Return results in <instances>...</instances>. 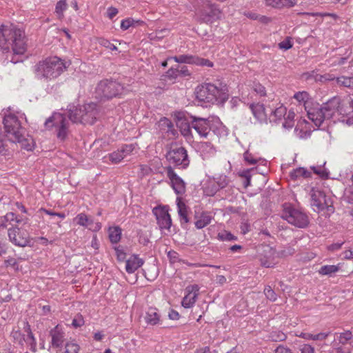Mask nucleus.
Segmentation results:
<instances>
[{
  "label": "nucleus",
  "mask_w": 353,
  "mask_h": 353,
  "mask_svg": "<svg viewBox=\"0 0 353 353\" xmlns=\"http://www.w3.org/2000/svg\"><path fill=\"white\" fill-rule=\"evenodd\" d=\"M27 38L23 30L12 24L0 26V49L5 53L24 54L27 50Z\"/></svg>",
  "instance_id": "1"
},
{
  "label": "nucleus",
  "mask_w": 353,
  "mask_h": 353,
  "mask_svg": "<svg viewBox=\"0 0 353 353\" xmlns=\"http://www.w3.org/2000/svg\"><path fill=\"white\" fill-rule=\"evenodd\" d=\"M68 65L66 62L58 57H50L39 61L36 65V75L41 79L52 81L58 78Z\"/></svg>",
  "instance_id": "2"
},
{
  "label": "nucleus",
  "mask_w": 353,
  "mask_h": 353,
  "mask_svg": "<svg viewBox=\"0 0 353 353\" xmlns=\"http://www.w3.org/2000/svg\"><path fill=\"white\" fill-rule=\"evenodd\" d=\"M194 94L199 101L204 103L223 102L228 99L225 92L221 88L210 83L198 85Z\"/></svg>",
  "instance_id": "3"
},
{
  "label": "nucleus",
  "mask_w": 353,
  "mask_h": 353,
  "mask_svg": "<svg viewBox=\"0 0 353 353\" xmlns=\"http://www.w3.org/2000/svg\"><path fill=\"white\" fill-rule=\"evenodd\" d=\"M68 112L72 122L92 125L97 115V104L90 103L79 108L70 105Z\"/></svg>",
  "instance_id": "4"
},
{
  "label": "nucleus",
  "mask_w": 353,
  "mask_h": 353,
  "mask_svg": "<svg viewBox=\"0 0 353 353\" xmlns=\"http://www.w3.org/2000/svg\"><path fill=\"white\" fill-rule=\"evenodd\" d=\"M336 99L334 97L323 103L321 107H314L307 108V114L308 119L311 120L316 126L319 127L325 119H332L333 121L334 110L338 105Z\"/></svg>",
  "instance_id": "5"
},
{
  "label": "nucleus",
  "mask_w": 353,
  "mask_h": 353,
  "mask_svg": "<svg viewBox=\"0 0 353 353\" xmlns=\"http://www.w3.org/2000/svg\"><path fill=\"white\" fill-rule=\"evenodd\" d=\"M339 101L334 110L333 122H341L348 126L353 125V99L350 97H334Z\"/></svg>",
  "instance_id": "6"
},
{
  "label": "nucleus",
  "mask_w": 353,
  "mask_h": 353,
  "mask_svg": "<svg viewBox=\"0 0 353 353\" xmlns=\"http://www.w3.org/2000/svg\"><path fill=\"white\" fill-rule=\"evenodd\" d=\"M23 119V115L19 113L18 114L8 113L4 116L3 123L6 137L10 141H19L21 134L24 133V130L21 125V119Z\"/></svg>",
  "instance_id": "7"
},
{
  "label": "nucleus",
  "mask_w": 353,
  "mask_h": 353,
  "mask_svg": "<svg viewBox=\"0 0 353 353\" xmlns=\"http://www.w3.org/2000/svg\"><path fill=\"white\" fill-rule=\"evenodd\" d=\"M198 19L203 23H212L221 17L219 8L209 0H201L200 7L196 12Z\"/></svg>",
  "instance_id": "8"
},
{
  "label": "nucleus",
  "mask_w": 353,
  "mask_h": 353,
  "mask_svg": "<svg viewBox=\"0 0 353 353\" xmlns=\"http://www.w3.org/2000/svg\"><path fill=\"white\" fill-rule=\"evenodd\" d=\"M281 216L291 225L299 228H306L309 224L307 214L291 205L285 206Z\"/></svg>",
  "instance_id": "9"
},
{
  "label": "nucleus",
  "mask_w": 353,
  "mask_h": 353,
  "mask_svg": "<svg viewBox=\"0 0 353 353\" xmlns=\"http://www.w3.org/2000/svg\"><path fill=\"white\" fill-rule=\"evenodd\" d=\"M166 159L170 164L183 169L190 164L187 150L185 148L176 144L171 145L166 154Z\"/></svg>",
  "instance_id": "10"
},
{
  "label": "nucleus",
  "mask_w": 353,
  "mask_h": 353,
  "mask_svg": "<svg viewBox=\"0 0 353 353\" xmlns=\"http://www.w3.org/2000/svg\"><path fill=\"white\" fill-rule=\"evenodd\" d=\"M123 86L117 81L103 80L99 83L96 88V94L99 98L111 99L121 93Z\"/></svg>",
  "instance_id": "11"
},
{
  "label": "nucleus",
  "mask_w": 353,
  "mask_h": 353,
  "mask_svg": "<svg viewBox=\"0 0 353 353\" xmlns=\"http://www.w3.org/2000/svg\"><path fill=\"white\" fill-rule=\"evenodd\" d=\"M69 122L63 114L61 113H54L45 122V126L47 129H51L53 127L57 131V137L61 140L65 139L68 134Z\"/></svg>",
  "instance_id": "12"
},
{
  "label": "nucleus",
  "mask_w": 353,
  "mask_h": 353,
  "mask_svg": "<svg viewBox=\"0 0 353 353\" xmlns=\"http://www.w3.org/2000/svg\"><path fill=\"white\" fill-rule=\"evenodd\" d=\"M311 205L314 208V210L319 212L325 209L327 212L332 213L334 207L330 198H327L323 192L312 188L311 190Z\"/></svg>",
  "instance_id": "13"
},
{
  "label": "nucleus",
  "mask_w": 353,
  "mask_h": 353,
  "mask_svg": "<svg viewBox=\"0 0 353 353\" xmlns=\"http://www.w3.org/2000/svg\"><path fill=\"white\" fill-rule=\"evenodd\" d=\"M191 126L201 137L206 138L212 128V122L218 118L208 117L207 119L191 116Z\"/></svg>",
  "instance_id": "14"
},
{
  "label": "nucleus",
  "mask_w": 353,
  "mask_h": 353,
  "mask_svg": "<svg viewBox=\"0 0 353 353\" xmlns=\"http://www.w3.org/2000/svg\"><path fill=\"white\" fill-rule=\"evenodd\" d=\"M166 174L170 180V184L174 192L180 196L183 195L186 191L185 183L177 175L171 166L165 168Z\"/></svg>",
  "instance_id": "15"
},
{
  "label": "nucleus",
  "mask_w": 353,
  "mask_h": 353,
  "mask_svg": "<svg viewBox=\"0 0 353 353\" xmlns=\"http://www.w3.org/2000/svg\"><path fill=\"white\" fill-rule=\"evenodd\" d=\"M73 222L77 225L82 226L94 232H97L101 228V224L99 222H94L91 216H88L83 212L78 214L73 219Z\"/></svg>",
  "instance_id": "16"
},
{
  "label": "nucleus",
  "mask_w": 353,
  "mask_h": 353,
  "mask_svg": "<svg viewBox=\"0 0 353 353\" xmlns=\"http://www.w3.org/2000/svg\"><path fill=\"white\" fill-rule=\"evenodd\" d=\"M157 224L161 230H170L172 225V219L168 210L165 208H156L153 210Z\"/></svg>",
  "instance_id": "17"
},
{
  "label": "nucleus",
  "mask_w": 353,
  "mask_h": 353,
  "mask_svg": "<svg viewBox=\"0 0 353 353\" xmlns=\"http://www.w3.org/2000/svg\"><path fill=\"white\" fill-rule=\"evenodd\" d=\"M170 59H174L176 63H180L195 64L198 65H206L208 67H212L213 65V63L208 59L188 54L174 56Z\"/></svg>",
  "instance_id": "18"
},
{
  "label": "nucleus",
  "mask_w": 353,
  "mask_h": 353,
  "mask_svg": "<svg viewBox=\"0 0 353 353\" xmlns=\"http://www.w3.org/2000/svg\"><path fill=\"white\" fill-rule=\"evenodd\" d=\"M199 287L198 285H189L185 288L186 294L183 297L181 304L185 308H190L194 305L198 295Z\"/></svg>",
  "instance_id": "19"
},
{
  "label": "nucleus",
  "mask_w": 353,
  "mask_h": 353,
  "mask_svg": "<svg viewBox=\"0 0 353 353\" xmlns=\"http://www.w3.org/2000/svg\"><path fill=\"white\" fill-rule=\"evenodd\" d=\"M51 345L53 348H61L65 339V333L62 327L56 325L50 330Z\"/></svg>",
  "instance_id": "20"
},
{
  "label": "nucleus",
  "mask_w": 353,
  "mask_h": 353,
  "mask_svg": "<svg viewBox=\"0 0 353 353\" xmlns=\"http://www.w3.org/2000/svg\"><path fill=\"white\" fill-rule=\"evenodd\" d=\"M26 222L27 219L19 216L13 212H8L3 217L0 227L6 228L9 225H11V228H18L17 225L19 224L22 223L25 224Z\"/></svg>",
  "instance_id": "21"
},
{
  "label": "nucleus",
  "mask_w": 353,
  "mask_h": 353,
  "mask_svg": "<svg viewBox=\"0 0 353 353\" xmlns=\"http://www.w3.org/2000/svg\"><path fill=\"white\" fill-rule=\"evenodd\" d=\"M8 236L10 241L15 245L24 247L28 243L27 238L23 237L19 234V228H10L8 229Z\"/></svg>",
  "instance_id": "22"
},
{
  "label": "nucleus",
  "mask_w": 353,
  "mask_h": 353,
  "mask_svg": "<svg viewBox=\"0 0 353 353\" xmlns=\"http://www.w3.org/2000/svg\"><path fill=\"white\" fill-rule=\"evenodd\" d=\"M249 108L256 120L259 122H264L266 121L267 114L263 104L260 103H251L249 104Z\"/></svg>",
  "instance_id": "23"
},
{
  "label": "nucleus",
  "mask_w": 353,
  "mask_h": 353,
  "mask_svg": "<svg viewBox=\"0 0 353 353\" xmlns=\"http://www.w3.org/2000/svg\"><path fill=\"white\" fill-rule=\"evenodd\" d=\"M195 226L197 229H202L209 225L212 219V216L209 212H196Z\"/></svg>",
  "instance_id": "24"
},
{
  "label": "nucleus",
  "mask_w": 353,
  "mask_h": 353,
  "mask_svg": "<svg viewBox=\"0 0 353 353\" xmlns=\"http://www.w3.org/2000/svg\"><path fill=\"white\" fill-rule=\"evenodd\" d=\"M143 260L137 255L131 256L127 261L125 270L128 273L132 274L143 265Z\"/></svg>",
  "instance_id": "25"
},
{
  "label": "nucleus",
  "mask_w": 353,
  "mask_h": 353,
  "mask_svg": "<svg viewBox=\"0 0 353 353\" xmlns=\"http://www.w3.org/2000/svg\"><path fill=\"white\" fill-rule=\"evenodd\" d=\"M144 319L148 325H156L160 322V314L157 308L150 307L145 312Z\"/></svg>",
  "instance_id": "26"
},
{
  "label": "nucleus",
  "mask_w": 353,
  "mask_h": 353,
  "mask_svg": "<svg viewBox=\"0 0 353 353\" xmlns=\"http://www.w3.org/2000/svg\"><path fill=\"white\" fill-rule=\"evenodd\" d=\"M200 152L203 159H208L216 153V150L210 142H203L200 145Z\"/></svg>",
  "instance_id": "27"
},
{
  "label": "nucleus",
  "mask_w": 353,
  "mask_h": 353,
  "mask_svg": "<svg viewBox=\"0 0 353 353\" xmlns=\"http://www.w3.org/2000/svg\"><path fill=\"white\" fill-rule=\"evenodd\" d=\"M176 205L181 223H188L189 222V219L188 217V209L185 204L182 201L181 197L177 196Z\"/></svg>",
  "instance_id": "28"
},
{
  "label": "nucleus",
  "mask_w": 353,
  "mask_h": 353,
  "mask_svg": "<svg viewBox=\"0 0 353 353\" xmlns=\"http://www.w3.org/2000/svg\"><path fill=\"white\" fill-rule=\"evenodd\" d=\"M25 331L27 332V336H25L24 342L30 347L31 351L36 352L37 341L28 324L26 325Z\"/></svg>",
  "instance_id": "29"
},
{
  "label": "nucleus",
  "mask_w": 353,
  "mask_h": 353,
  "mask_svg": "<svg viewBox=\"0 0 353 353\" xmlns=\"http://www.w3.org/2000/svg\"><path fill=\"white\" fill-rule=\"evenodd\" d=\"M268 6L274 8L292 7L296 3V0H265Z\"/></svg>",
  "instance_id": "30"
},
{
  "label": "nucleus",
  "mask_w": 353,
  "mask_h": 353,
  "mask_svg": "<svg viewBox=\"0 0 353 353\" xmlns=\"http://www.w3.org/2000/svg\"><path fill=\"white\" fill-rule=\"evenodd\" d=\"M339 341L341 345H348V347H353V335L351 332L346 331L341 333L339 336Z\"/></svg>",
  "instance_id": "31"
},
{
  "label": "nucleus",
  "mask_w": 353,
  "mask_h": 353,
  "mask_svg": "<svg viewBox=\"0 0 353 353\" xmlns=\"http://www.w3.org/2000/svg\"><path fill=\"white\" fill-rule=\"evenodd\" d=\"M287 114V109L283 105H279L274 110H273L270 114V119L271 121L276 122L278 120H281Z\"/></svg>",
  "instance_id": "32"
},
{
  "label": "nucleus",
  "mask_w": 353,
  "mask_h": 353,
  "mask_svg": "<svg viewBox=\"0 0 353 353\" xmlns=\"http://www.w3.org/2000/svg\"><path fill=\"white\" fill-rule=\"evenodd\" d=\"M310 174L311 173L306 169L303 168H298L290 172V176L291 179L296 180L301 177L308 178L310 176Z\"/></svg>",
  "instance_id": "33"
},
{
  "label": "nucleus",
  "mask_w": 353,
  "mask_h": 353,
  "mask_svg": "<svg viewBox=\"0 0 353 353\" xmlns=\"http://www.w3.org/2000/svg\"><path fill=\"white\" fill-rule=\"evenodd\" d=\"M340 269L339 265H325L321 267L319 273L321 275L332 276L336 273Z\"/></svg>",
  "instance_id": "34"
},
{
  "label": "nucleus",
  "mask_w": 353,
  "mask_h": 353,
  "mask_svg": "<svg viewBox=\"0 0 353 353\" xmlns=\"http://www.w3.org/2000/svg\"><path fill=\"white\" fill-rule=\"evenodd\" d=\"M294 99H296L299 104H303L305 107V110L308 108L310 96L307 92L302 91L295 93Z\"/></svg>",
  "instance_id": "35"
},
{
  "label": "nucleus",
  "mask_w": 353,
  "mask_h": 353,
  "mask_svg": "<svg viewBox=\"0 0 353 353\" xmlns=\"http://www.w3.org/2000/svg\"><path fill=\"white\" fill-rule=\"evenodd\" d=\"M266 248L267 249L265 251L268 252L270 255L267 258H261V263L263 266L271 268L274 265V255L275 254V251L270 247H267Z\"/></svg>",
  "instance_id": "36"
},
{
  "label": "nucleus",
  "mask_w": 353,
  "mask_h": 353,
  "mask_svg": "<svg viewBox=\"0 0 353 353\" xmlns=\"http://www.w3.org/2000/svg\"><path fill=\"white\" fill-rule=\"evenodd\" d=\"M61 353H79L80 346L74 340L67 341L64 347L61 350Z\"/></svg>",
  "instance_id": "37"
},
{
  "label": "nucleus",
  "mask_w": 353,
  "mask_h": 353,
  "mask_svg": "<svg viewBox=\"0 0 353 353\" xmlns=\"http://www.w3.org/2000/svg\"><path fill=\"white\" fill-rule=\"evenodd\" d=\"M14 143H19L21 144V148L23 149L31 151L34 149V141L32 138H25L23 133L21 134V139L19 141H15Z\"/></svg>",
  "instance_id": "38"
},
{
  "label": "nucleus",
  "mask_w": 353,
  "mask_h": 353,
  "mask_svg": "<svg viewBox=\"0 0 353 353\" xmlns=\"http://www.w3.org/2000/svg\"><path fill=\"white\" fill-rule=\"evenodd\" d=\"M221 188L216 185L214 179L209 181L204 188V192L208 196L214 195Z\"/></svg>",
  "instance_id": "39"
},
{
  "label": "nucleus",
  "mask_w": 353,
  "mask_h": 353,
  "mask_svg": "<svg viewBox=\"0 0 353 353\" xmlns=\"http://www.w3.org/2000/svg\"><path fill=\"white\" fill-rule=\"evenodd\" d=\"M121 236V230L119 227L110 228L109 229V239L112 243H118Z\"/></svg>",
  "instance_id": "40"
},
{
  "label": "nucleus",
  "mask_w": 353,
  "mask_h": 353,
  "mask_svg": "<svg viewBox=\"0 0 353 353\" xmlns=\"http://www.w3.org/2000/svg\"><path fill=\"white\" fill-rule=\"evenodd\" d=\"M336 83L340 86H343L350 89L353 88V77L342 76L336 79Z\"/></svg>",
  "instance_id": "41"
},
{
  "label": "nucleus",
  "mask_w": 353,
  "mask_h": 353,
  "mask_svg": "<svg viewBox=\"0 0 353 353\" xmlns=\"http://www.w3.org/2000/svg\"><path fill=\"white\" fill-rule=\"evenodd\" d=\"M295 113L293 110H290L286 117H284L283 128L290 129L294 126Z\"/></svg>",
  "instance_id": "42"
},
{
  "label": "nucleus",
  "mask_w": 353,
  "mask_h": 353,
  "mask_svg": "<svg viewBox=\"0 0 353 353\" xmlns=\"http://www.w3.org/2000/svg\"><path fill=\"white\" fill-rule=\"evenodd\" d=\"M213 179L221 189L226 188L228 185H229L230 182L228 176L225 174H220L216 177H214Z\"/></svg>",
  "instance_id": "43"
},
{
  "label": "nucleus",
  "mask_w": 353,
  "mask_h": 353,
  "mask_svg": "<svg viewBox=\"0 0 353 353\" xmlns=\"http://www.w3.org/2000/svg\"><path fill=\"white\" fill-rule=\"evenodd\" d=\"M217 239L222 241H234L237 240V237L236 236L226 230L219 232L217 234Z\"/></svg>",
  "instance_id": "44"
},
{
  "label": "nucleus",
  "mask_w": 353,
  "mask_h": 353,
  "mask_svg": "<svg viewBox=\"0 0 353 353\" xmlns=\"http://www.w3.org/2000/svg\"><path fill=\"white\" fill-rule=\"evenodd\" d=\"M67 8L68 4L65 0H60L57 3L55 6V12L59 19L63 17V12L66 10Z\"/></svg>",
  "instance_id": "45"
},
{
  "label": "nucleus",
  "mask_w": 353,
  "mask_h": 353,
  "mask_svg": "<svg viewBox=\"0 0 353 353\" xmlns=\"http://www.w3.org/2000/svg\"><path fill=\"white\" fill-rule=\"evenodd\" d=\"M125 157V154H123L121 150H118L117 151L113 152L112 153L108 154L109 160L113 163H119Z\"/></svg>",
  "instance_id": "46"
},
{
  "label": "nucleus",
  "mask_w": 353,
  "mask_h": 353,
  "mask_svg": "<svg viewBox=\"0 0 353 353\" xmlns=\"http://www.w3.org/2000/svg\"><path fill=\"white\" fill-rule=\"evenodd\" d=\"M252 169H247L244 170L239 173V175L241 177H243L245 179V181H243V186L245 188H247L248 186L250 185L251 183V174L250 171Z\"/></svg>",
  "instance_id": "47"
},
{
  "label": "nucleus",
  "mask_w": 353,
  "mask_h": 353,
  "mask_svg": "<svg viewBox=\"0 0 353 353\" xmlns=\"http://www.w3.org/2000/svg\"><path fill=\"white\" fill-rule=\"evenodd\" d=\"M11 336L13 338L14 341L17 343L19 345L23 346L24 340H25V335L22 334L19 330H13L11 332Z\"/></svg>",
  "instance_id": "48"
},
{
  "label": "nucleus",
  "mask_w": 353,
  "mask_h": 353,
  "mask_svg": "<svg viewBox=\"0 0 353 353\" xmlns=\"http://www.w3.org/2000/svg\"><path fill=\"white\" fill-rule=\"evenodd\" d=\"M264 293L267 299H268L270 301H275L276 300V294L270 286H267L265 288Z\"/></svg>",
  "instance_id": "49"
},
{
  "label": "nucleus",
  "mask_w": 353,
  "mask_h": 353,
  "mask_svg": "<svg viewBox=\"0 0 353 353\" xmlns=\"http://www.w3.org/2000/svg\"><path fill=\"white\" fill-rule=\"evenodd\" d=\"M98 43L101 46H102L106 48H108L111 50H117V48L114 44L111 43L110 42V41L105 39L103 38H99L98 39Z\"/></svg>",
  "instance_id": "50"
},
{
  "label": "nucleus",
  "mask_w": 353,
  "mask_h": 353,
  "mask_svg": "<svg viewBox=\"0 0 353 353\" xmlns=\"http://www.w3.org/2000/svg\"><path fill=\"white\" fill-rule=\"evenodd\" d=\"M279 47L281 50H287L292 47V43L290 37H287L283 41L279 43Z\"/></svg>",
  "instance_id": "51"
},
{
  "label": "nucleus",
  "mask_w": 353,
  "mask_h": 353,
  "mask_svg": "<svg viewBox=\"0 0 353 353\" xmlns=\"http://www.w3.org/2000/svg\"><path fill=\"white\" fill-rule=\"evenodd\" d=\"M270 337L272 341H282L286 339V335L283 332L279 331L271 333Z\"/></svg>",
  "instance_id": "52"
},
{
  "label": "nucleus",
  "mask_w": 353,
  "mask_h": 353,
  "mask_svg": "<svg viewBox=\"0 0 353 353\" xmlns=\"http://www.w3.org/2000/svg\"><path fill=\"white\" fill-rule=\"evenodd\" d=\"M5 266L6 267H12L14 270H19V265L18 263L16 260V259L12 257H8L6 260L4 261Z\"/></svg>",
  "instance_id": "53"
},
{
  "label": "nucleus",
  "mask_w": 353,
  "mask_h": 353,
  "mask_svg": "<svg viewBox=\"0 0 353 353\" xmlns=\"http://www.w3.org/2000/svg\"><path fill=\"white\" fill-rule=\"evenodd\" d=\"M243 158L245 161H246L250 165H254L257 163L258 160L255 159L253 155L250 153L248 151H246L243 154Z\"/></svg>",
  "instance_id": "54"
},
{
  "label": "nucleus",
  "mask_w": 353,
  "mask_h": 353,
  "mask_svg": "<svg viewBox=\"0 0 353 353\" xmlns=\"http://www.w3.org/2000/svg\"><path fill=\"white\" fill-rule=\"evenodd\" d=\"M191 122L190 123H185L184 125L182 123L181 128V134L184 137H188L191 134Z\"/></svg>",
  "instance_id": "55"
},
{
  "label": "nucleus",
  "mask_w": 353,
  "mask_h": 353,
  "mask_svg": "<svg viewBox=\"0 0 353 353\" xmlns=\"http://www.w3.org/2000/svg\"><path fill=\"white\" fill-rule=\"evenodd\" d=\"M134 20L132 19H123L121 21V28L122 30H127L130 27L134 26Z\"/></svg>",
  "instance_id": "56"
},
{
  "label": "nucleus",
  "mask_w": 353,
  "mask_h": 353,
  "mask_svg": "<svg viewBox=\"0 0 353 353\" xmlns=\"http://www.w3.org/2000/svg\"><path fill=\"white\" fill-rule=\"evenodd\" d=\"M301 353H314V348L308 344H303L300 346Z\"/></svg>",
  "instance_id": "57"
},
{
  "label": "nucleus",
  "mask_w": 353,
  "mask_h": 353,
  "mask_svg": "<svg viewBox=\"0 0 353 353\" xmlns=\"http://www.w3.org/2000/svg\"><path fill=\"white\" fill-rule=\"evenodd\" d=\"M168 256L172 263H175L176 261H179V262L181 261V259H179V254L174 250L169 251L168 253Z\"/></svg>",
  "instance_id": "58"
},
{
  "label": "nucleus",
  "mask_w": 353,
  "mask_h": 353,
  "mask_svg": "<svg viewBox=\"0 0 353 353\" xmlns=\"http://www.w3.org/2000/svg\"><path fill=\"white\" fill-rule=\"evenodd\" d=\"M253 91L261 97L265 96L266 93L265 87L261 84H256L253 88Z\"/></svg>",
  "instance_id": "59"
},
{
  "label": "nucleus",
  "mask_w": 353,
  "mask_h": 353,
  "mask_svg": "<svg viewBox=\"0 0 353 353\" xmlns=\"http://www.w3.org/2000/svg\"><path fill=\"white\" fill-rule=\"evenodd\" d=\"M330 334V332H320L318 334H313L312 336V340L313 341H323L325 340L328 335Z\"/></svg>",
  "instance_id": "60"
},
{
  "label": "nucleus",
  "mask_w": 353,
  "mask_h": 353,
  "mask_svg": "<svg viewBox=\"0 0 353 353\" xmlns=\"http://www.w3.org/2000/svg\"><path fill=\"white\" fill-rule=\"evenodd\" d=\"M167 76L169 77V78H172V79H176V77H179V71L177 70V68H170L168 70L167 72Z\"/></svg>",
  "instance_id": "61"
},
{
  "label": "nucleus",
  "mask_w": 353,
  "mask_h": 353,
  "mask_svg": "<svg viewBox=\"0 0 353 353\" xmlns=\"http://www.w3.org/2000/svg\"><path fill=\"white\" fill-rule=\"evenodd\" d=\"M177 70L179 71V76H189L190 74L187 66H178Z\"/></svg>",
  "instance_id": "62"
},
{
  "label": "nucleus",
  "mask_w": 353,
  "mask_h": 353,
  "mask_svg": "<svg viewBox=\"0 0 353 353\" xmlns=\"http://www.w3.org/2000/svg\"><path fill=\"white\" fill-rule=\"evenodd\" d=\"M345 199L350 203H353V187L345 193Z\"/></svg>",
  "instance_id": "63"
},
{
  "label": "nucleus",
  "mask_w": 353,
  "mask_h": 353,
  "mask_svg": "<svg viewBox=\"0 0 353 353\" xmlns=\"http://www.w3.org/2000/svg\"><path fill=\"white\" fill-rule=\"evenodd\" d=\"M275 353H292V351L283 345H279L276 350Z\"/></svg>",
  "instance_id": "64"
}]
</instances>
